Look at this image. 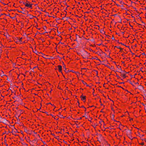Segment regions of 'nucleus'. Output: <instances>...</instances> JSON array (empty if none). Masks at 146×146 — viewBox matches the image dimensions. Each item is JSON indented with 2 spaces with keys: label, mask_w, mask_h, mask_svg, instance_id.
<instances>
[{
  "label": "nucleus",
  "mask_w": 146,
  "mask_h": 146,
  "mask_svg": "<svg viewBox=\"0 0 146 146\" xmlns=\"http://www.w3.org/2000/svg\"><path fill=\"white\" fill-rule=\"evenodd\" d=\"M118 68L120 70V69L121 68V66H120V68Z\"/></svg>",
  "instance_id": "obj_34"
},
{
  "label": "nucleus",
  "mask_w": 146,
  "mask_h": 146,
  "mask_svg": "<svg viewBox=\"0 0 146 146\" xmlns=\"http://www.w3.org/2000/svg\"><path fill=\"white\" fill-rule=\"evenodd\" d=\"M63 68H65V65H64L63 66Z\"/></svg>",
  "instance_id": "obj_32"
},
{
  "label": "nucleus",
  "mask_w": 146,
  "mask_h": 146,
  "mask_svg": "<svg viewBox=\"0 0 146 146\" xmlns=\"http://www.w3.org/2000/svg\"><path fill=\"white\" fill-rule=\"evenodd\" d=\"M80 98H81V100L83 101L85 100L86 99V97L85 96H83V94L80 96Z\"/></svg>",
  "instance_id": "obj_1"
},
{
  "label": "nucleus",
  "mask_w": 146,
  "mask_h": 146,
  "mask_svg": "<svg viewBox=\"0 0 146 146\" xmlns=\"http://www.w3.org/2000/svg\"><path fill=\"white\" fill-rule=\"evenodd\" d=\"M82 81L83 84L85 85H86L87 86H89L88 84H87L86 83L84 82L83 80H82Z\"/></svg>",
  "instance_id": "obj_8"
},
{
  "label": "nucleus",
  "mask_w": 146,
  "mask_h": 146,
  "mask_svg": "<svg viewBox=\"0 0 146 146\" xmlns=\"http://www.w3.org/2000/svg\"><path fill=\"white\" fill-rule=\"evenodd\" d=\"M74 41H76L77 42H78V41H77V39H76V40H74Z\"/></svg>",
  "instance_id": "obj_36"
},
{
  "label": "nucleus",
  "mask_w": 146,
  "mask_h": 146,
  "mask_svg": "<svg viewBox=\"0 0 146 146\" xmlns=\"http://www.w3.org/2000/svg\"><path fill=\"white\" fill-rule=\"evenodd\" d=\"M116 76H117V77L118 78H120V77H119V76H118V75H117Z\"/></svg>",
  "instance_id": "obj_27"
},
{
  "label": "nucleus",
  "mask_w": 146,
  "mask_h": 146,
  "mask_svg": "<svg viewBox=\"0 0 146 146\" xmlns=\"http://www.w3.org/2000/svg\"><path fill=\"white\" fill-rule=\"evenodd\" d=\"M143 140L146 142V139H143Z\"/></svg>",
  "instance_id": "obj_35"
},
{
  "label": "nucleus",
  "mask_w": 146,
  "mask_h": 146,
  "mask_svg": "<svg viewBox=\"0 0 146 146\" xmlns=\"http://www.w3.org/2000/svg\"><path fill=\"white\" fill-rule=\"evenodd\" d=\"M21 38H22L19 39V41H20V42H21L22 41H21Z\"/></svg>",
  "instance_id": "obj_22"
},
{
  "label": "nucleus",
  "mask_w": 146,
  "mask_h": 146,
  "mask_svg": "<svg viewBox=\"0 0 146 146\" xmlns=\"http://www.w3.org/2000/svg\"><path fill=\"white\" fill-rule=\"evenodd\" d=\"M67 72H72L73 73H75V71L72 70H67Z\"/></svg>",
  "instance_id": "obj_10"
},
{
  "label": "nucleus",
  "mask_w": 146,
  "mask_h": 146,
  "mask_svg": "<svg viewBox=\"0 0 146 146\" xmlns=\"http://www.w3.org/2000/svg\"><path fill=\"white\" fill-rule=\"evenodd\" d=\"M141 145H144V143H141Z\"/></svg>",
  "instance_id": "obj_25"
},
{
  "label": "nucleus",
  "mask_w": 146,
  "mask_h": 146,
  "mask_svg": "<svg viewBox=\"0 0 146 146\" xmlns=\"http://www.w3.org/2000/svg\"><path fill=\"white\" fill-rule=\"evenodd\" d=\"M145 112H146V108H145Z\"/></svg>",
  "instance_id": "obj_45"
},
{
  "label": "nucleus",
  "mask_w": 146,
  "mask_h": 146,
  "mask_svg": "<svg viewBox=\"0 0 146 146\" xmlns=\"http://www.w3.org/2000/svg\"><path fill=\"white\" fill-rule=\"evenodd\" d=\"M64 17H62V19H64Z\"/></svg>",
  "instance_id": "obj_43"
},
{
  "label": "nucleus",
  "mask_w": 146,
  "mask_h": 146,
  "mask_svg": "<svg viewBox=\"0 0 146 146\" xmlns=\"http://www.w3.org/2000/svg\"><path fill=\"white\" fill-rule=\"evenodd\" d=\"M105 66L107 67L108 68H110V66L107 65V64H104Z\"/></svg>",
  "instance_id": "obj_16"
},
{
  "label": "nucleus",
  "mask_w": 146,
  "mask_h": 146,
  "mask_svg": "<svg viewBox=\"0 0 146 146\" xmlns=\"http://www.w3.org/2000/svg\"><path fill=\"white\" fill-rule=\"evenodd\" d=\"M0 99H1V100H3V99H2V98H0Z\"/></svg>",
  "instance_id": "obj_52"
},
{
  "label": "nucleus",
  "mask_w": 146,
  "mask_h": 146,
  "mask_svg": "<svg viewBox=\"0 0 146 146\" xmlns=\"http://www.w3.org/2000/svg\"><path fill=\"white\" fill-rule=\"evenodd\" d=\"M115 47H117V48H119V49H120V50H122V49L121 48H120L119 47V46H115Z\"/></svg>",
  "instance_id": "obj_15"
},
{
  "label": "nucleus",
  "mask_w": 146,
  "mask_h": 146,
  "mask_svg": "<svg viewBox=\"0 0 146 146\" xmlns=\"http://www.w3.org/2000/svg\"><path fill=\"white\" fill-rule=\"evenodd\" d=\"M81 107L84 108L85 109H86L85 108L84 106H82Z\"/></svg>",
  "instance_id": "obj_26"
},
{
  "label": "nucleus",
  "mask_w": 146,
  "mask_h": 146,
  "mask_svg": "<svg viewBox=\"0 0 146 146\" xmlns=\"http://www.w3.org/2000/svg\"><path fill=\"white\" fill-rule=\"evenodd\" d=\"M146 63V61L145 62V63H144V64H145V63Z\"/></svg>",
  "instance_id": "obj_54"
},
{
  "label": "nucleus",
  "mask_w": 146,
  "mask_h": 146,
  "mask_svg": "<svg viewBox=\"0 0 146 146\" xmlns=\"http://www.w3.org/2000/svg\"><path fill=\"white\" fill-rule=\"evenodd\" d=\"M19 2H20V3H22V2H21V1H20Z\"/></svg>",
  "instance_id": "obj_55"
},
{
  "label": "nucleus",
  "mask_w": 146,
  "mask_h": 146,
  "mask_svg": "<svg viewBox=\"0 0 146 146\" xmlns=\"http://www.w3.org/2000/svg\"><path fill=\"white\" fill-rule=\"evenodd\" d=\"M101 105H103V104H101Z\"/></svg>",
  "instance_id": "obj_62"
},
{
  "label": "nucleus",
  "mask_w": 146,
  "mask_h": 146,
  "mask_svg": "<svg viewBox=\"0 0 146 146\" xmlns=\"http://www.w3.org/2000/svg\"><path fill=\"white\" fill-rule=\"evenodd\" d=\"M76 36L77 37H79L80 38H81L80 36H79L78 35H76Z\"/></svg>",
  "instance_id": "obj_21"
},
{
  "label": "nucleus",
  "mask_w": 146,
  "mask_h": 146,
  "mask_svg": "<svg viewBox=\"0 0 146 146\" xmlns=\"http://www.w3.org/2000/svg\"><path fill=\"white\" fill-rule=\"evenodd\" d=\"M119 44L124 45V44L122 43H119Z\"/></svg>",
  "instance_id": "obj_30"
},
{
  "label": "nucleus",
  "mask_w": 146,
  "mask_h": 146,
  "mask_svg": "<svg viewBox=\"0 0 146 146\" xmlns=\"http://www.w3.org/2000/svg\"><path fill=\"white\" fill-rule=\"evenodd\" d=\"M52 134L53 135H54V134Z\"/></svg>",
  "instance_id": "obj_47"
},
{
  "label": "nucleus",
  "mask_w": 146,
  "mask_h": 146,
  "mask_svg": "<svg viewBox=\"0 0 146 146\" xmlns=\"http://www.w3.org/2000/svg\"><path fill=\"white\" fill-rule=\"evenodd\" d=\"M133 120V119L131 118V119H130V120Z\"/></svg>",
  "instance_id": "obj_46"
},
{
  "label": "nucleus",
  "mask_w": 146,
  "mask_h": 146,
  "mask_svg": "<svg viewBox=\"0 0 146 146\" xmlns=\"http://www.w3.org/2000/svg\"><path fill=\"white\" fill-rule=\"evenodd\" d=\"M64 141V142L65 143H66V142H65Z\"/></svg>",
  "instance_id": "obj_49"
},
{
  "label": "nucleus",
  "mask_w": 146,
  "mask_h": 146,
  "mask_svg": "<svg viewBox=\"0 0 146 146\" xmlns=\"http://www.w3.org/2000/svg\"><path fill=\"white\" fill-rule=\"evenodd\" d=\"M131 130H129L127 132V134H130L131 135Z\"/></svg>",
  "instance_id": "obj_5"
},
{
  "label": "nucleus",
  "mask_w": 146,
  "mask_h": 146,
  "mask_svg": "<svg viewBox=\"0 0 146 146\" xmlns=\"http://www.w3.org/2000/svg\"><path fill=\"white\" fill-rule=\"evenodd\" d=\"M121 75L123 76V77L124 78H125L126 77L125 75V74H123Z\"/></svg>",
  "instance_id": "obj_14"
},
{
  "label": "nucleus",
  "mask_w": 146,
  "mask_h": 146,
  "mask_svg": "<svg viewBox=\"0 0 146 146\" xmlns=\"http://www.w3.org/2000/svg\"><path fill=\"white\" fill-rule=\"evenodd\" d=\"M120 3H122V1H120Z\"/></svg>",
  "instance_id": "obj_56"
},
{
  "label": "nucleus",
  "mask_w": 146,
  "mask_h": 146,
  "mask_svg": "<svg viewBox=\"0 0 146 146\" xmlns=\"http://www.w3.org/2000/svg\"><path fill=\"white\" fill-rule=\"evenodd\" d=\"M139 87H139L140 88H143V87L142 86H141V85L139 86Z\"/></svg>",
  "instance_id": "obj_17"
},
{
  "label": "nucleus",
  "mask_w": 146,
  "mask_h": 146,
  "mask_svg": "<svg viewBox=\"0 0 146 146\" xmlns=\"http://www.w3.org/2000/svg\"><path fill=\"white\" fill-rule=\"evenodd\" d=\"M78 103L79 104V102H78Z\"/></svg>",
  "instance_id": "obj_60"
},
{
  "label": "nucleus",
  "mask_w": 146,
  "mask_h": 146,
  "mask_svg": "<svg viewBox=\"0 0 146 146\" xmlns=\"http://www.w3.org/2000/svg\"><path fill=\"white\" fill-rule=\"evenodd\" d=\"M44 113H46V114H47V113H47V112H46H46H44Z\"/></svg>",
  "instance_id": "obj_40"
},
{
  "label": "nucleus",
  "mask_w": 146,
  "mask_h": 146,
  "mask_svg": "<svg viewBox=\"0 0 146 146\" xmlns=\"http://www.w3.org/2000/svg\"><path fill=\"white\" fill-rule=\"evenodd\" d=\"M82 119V117H80L79 119Z\"/></svg>",
  "instance_id": "obj_37"
},
{
  "label": "nucleus",
  "mask_w": 146,
  "mask_h": 146,
  "mask_svg": "<svg viewBox=\"0 0 146 146\" xmlns=\"http://www.w3.org/2000/svg\"><path fill=\"white\" fill-rule=\"evenodd\" d=\"M120 70H121V71L119 72L121 74V75H122V74H123V72H125V71H122L121 70V68L120 69Z\"/></svg>",
  "instance_id": "obj_6"
},
{
  "label": "nucleus",
  "mask_w": 146,
  "mask_h": 146,
  "mask_svg": "<svg viewBox=\"0 0 146 146\" xmlns=\"http://www.w3.org/2000/svg\"><path fill=\"white\" fill-rule=\"evenodd\" d=\"M100 31L101 33L103 34L105 33V32L103 31V30L102 29H101V30Z\"/></svg>",
  "instance_id": "obj_11"
},
{
  "label": "nucleus",
  "mask_w": 146,
  "mask_h": 146,
  "mask_svg": "<svg viewBox=\"0 0 146 146\" xmlns=\"http://www.w3.org/2000/svg\"><path fill=\"white\" fill-rule=\"evenodd\" d=\"M1 97H3V98H4V96H2L1 95Z\"/></svg>",
  "instance_id": "obj_44"
},
{
  "label": "nucleus",
  "mask_w": 146,
  "mask_h": 146,
  "mask_svg": "<svg viewBox=\"0 0 146 146\" xmlns=\"http://www.w3.org/2000/svg\"><path fill=\"white\" fill-rule=\"evenodd\" d=\"M36 67H33V69H34V68H36Z\"/></svg>",
  "instance_id": "obj_38"
},
{
  "label": "nucleus",
  "mask_w": 146,
  "mask_h": 146,
  "mask_svg": "<svg viewBox=\"0 0 146 146\" xmlns=\"http://www.w3.org/2000/svg\"><path fill=\"white\" fill-rule=\"evenodd\" d=\"M51 104L50 103H48L47 104Z\"/></svg>",
  "instance_id": "obj_48"
},
{
  "label": "nucleus",
  "mask_w": 146,
  "mask_h": 146,
  "mask_svg": "<svg viewBox=\"0 0 146 146\" xmlns=\"http://www.w3.org/2000/svg\"><path fill=\"white\" fill-rule=\"evenodd\" d=\"M111 39H112L113 40H115V38H114V37L113 36H112Z\"/></svg>",
  "instance_id": "obj_18"
},
{
  "label": "nucleus",
  "mask_w": 146,
  "mask_h": 146,
  "mask_svg": "<svg viewBox=\"0 0 146 146\" xmlns=\"http://www.w3.org/2000/svg\"><path fill=\"white\" fill-rule=\"evenodd\" d=\"M23 4L25 5V4H26V3H25V2H23Z\"/></svg>",
  "instance_id": "obj_28"
},
{
  "label": "nucleus",
  "mask_w": 146,
  "mask_h": 146,
  "mask_svg": "<svg viewBox=\"0 0 146 146\" xmlns=\"http://www.w3.org/2000/svg\"><path fill=\"white\" fill-rule=\"evenodd\" d=\"M1 72L3 73V74H2L1 73V76L2 77V76H4L5 75L4 74L3 72V71H1Z\"/></svg>",
  "instance_id": "obj_9"
},
{
  "label": "nucleus",
  "mask_w": 146,
  "mask_h": 146,
  "mask_svg": "<svg viewBox=\"0 0 146 146\" xmlns=\"http://www.w3.org/2000/svg\"><path fill=\"white\" fill-rule=\"evenodd\" d=\"M117 42H118L119 43L118 41H117Z\"/></svg>",
  "instance_id": "obj_64"
},
{
  "label": "nucleus",
  "mask_w": 146,
  "mask_h": 146,
  "mask_svg": "<svg viewBox=\"0 0 146 146\" xmlns=\"http://www.w3.org/2000/svg\"><path fill=\"white\" fill-rule=\"evenodd\" d=\"M50 115H51V116H52V117H53V116L52 115V114H50Z\"/></svg>",
  "instance_id": "obj_41"
},
{
  "label": "nucleus",
  "mask_w": 146,
  "mask_h": 146,
  "mask_svg": "<svg viewBox=\"0 0 146 146\" xmlns=\"http://www.w3.org/2000/svg\"><path fill=\"white\" fill-rule=\"evenodd\" d=\"M137 67H138V66H137L136 65H135Z\"/></svg>",
  "instance_id": "obj_42"
},
{
  "label": "nucleus",
  "mask_w": 146,
  "mask_h": 146,
  "mask_svg": "<svg viewBox=\"0 0 146 146\" xmlns=\"http://www.w3.org/2000/svg\"><path fill=\"white\" fill-rule=\"evenodd\" d=\"M126 73H128V72H126Z\"/></svg>",
  "instance_id": "obj_63"
},
{
  "label": "nucleus",
  "mask_w": 146,
  "mask_h": 146,
  "mask_svg": "<svg viewBox=\"0 0 146 146\" xmlns=\"http://www.w3.org/2000/svg\"><path fill=\"white\" fill-rule=\"evenodd\" d=\"M60 113H59V115H60Z\"/></svg>",
  "instance_id": "obj_53"
},
{
  "label": "nucleus",
  "mask_w": 146,
  "mask_h": 146,
  "mask_svg": "<svg viewBox=\"0 0 146 146\" xmlns=\"http://www.w3.org/2000/svg\"><path fill=\"white\" fill-rule=\"evenodd\" d=\"M116 66L117 67V68H118V66H119V65H117V64L116 65Z\"/></svg>",
  "instance_id": "obj_33"
},
{
  "label": "nucleus",
  "mask_w": 146,
  "mask_h": 146,
  "mask_svg": "<svg viewBox=\"0 0 146 146\" xmlns=\"http://www.w3.org/2000/svg\"><path fill=\"white\" fill-rule=\"evenodd\" d=\"M69 17H67V19H69Z\"/></svg>",
  "instance_id": "obj_59"
},
{
  "label": "nucleus",
  "mask_w": 146,
  "mask_h": 146,
  "mask_svg": "<svg viewBox=\"0 0 146 146\" xmlns=\"http://www.w3.org/2000/svg\"><path fill=\"white\" fill-rule=\"evenodd\" d=\"M94 70V71H95L96 72V74H98V72H97V71H96V70Z\"/></svg>",
  "instance_id": "obj_24"
},
{
  "label": "nucleus",
  "mask_w": 146,
  "mask_h": 146,
  "mask_svg": "<svg viewBox=\"0 0 146 146\" xmlns=\"http://www.w3.org/2000/svg\"><path fill=\"white\" fill-rule=\"evenodd\" d=\"M25 6L30 8L32 7V4H29L28 3L25 4Z\"/></svg>",
  "instance_id": "obj_3"
},
{
  "label": "nucleus",
  "mask_w": 146,
  "mask_h": 146,
  "mask_svg": "<svg viewBox=\"0 0 146 146\" xmlns=\"http://www.w3.org/2000/svg\"><path fill=\"white\" fill-rule=\"evenodd\" d=\"M104 53V54H105V55H106V54H105Z\"/></svg>",
  "instance_id": "obj_61"
},
{
  "label": "nucleus",
  "mask_w": 146,
  "mask_h": 146,
  "mask_svg": "<svg viewBox=\"0 0 146 146\" xmlns=\"http://www.w3.org/2000/svg\"><path fill=\"white\" fill-rule=\"evenodd\" d=\"M19 12H20V13H23V14L24 13H23L22 11H19Z\"/></svg>",
  "instance_id": "obj_29"
},
{
  "label": "nucleus",
  "mask_w": 146,
  "mask_h": 146,
  "mask_svg": "<svg viewBox=\"0 0 146 146\" xmlns=\"http://www.w3.org/2000/svg\"><path fill=\"white\" fill-rule=\"evenodd\" d=\"M114 115L112 114L111 115V117L112 119H114Z\"/></svg>",
  "instance_id": "obj_13"
},
{
  "label": "nucleus",
  "mask_w": 146,
  "mask_h": 146,
  "mask_svg": "<svg viewBox=\"0 0 146 146\" xmlns=\"http://www.w3.org/2000/svg\"><path fill=\"white\" fill-rule=\"evenodd\" d=\"M65 70H64V71H65V72H67V71H66V68H65Z\"/></svg>",
  "instance_id": "obj_20"
},
{
  "label": "nucleus",
  "mask_w": 146,
  "mask_h": 146,
  "mask_svg": "<svg viewBox=\"0 0 146 146\" xmlns=\"http://www.w3.org/2000/svg\"><path fill=\"white\" fill-rule=\"evenodd\" d=\"M15 18V17H13V18Z\"/></svg>",
  "instance_id": "obj_50"
},
{
  "label": "nucleus",
  "mask_w": 146,
  "mask_h": 146,
  "mask_svg": "<svg viewBox=\"0 0 146 146\" xmlns=\"http://www.w3.org/2000/svg\"><path fill=\"white\" fill-rule=\"evenodd\" d=\"M61 44H64V43H61Z\"/></svg>",
  "instance_id": "obj_57"
},
{
  "label": "nucleus",
  "mask_w": 146,
  "mask_h": 146,
  "mask_svg": "<svg viewBox=\"0 0 146 146\" xmlns=\"http://www.w3.org/2000/svg\"><path fill=\"white\" fill-rule=\"evenodd\" d=\"M110 68L111 69L113 70L114 69V67L113 66H110Z\"/></svg>",
  "instance_id": "obj_12"
},
{
  "label": "nucleus",
  "mask_w": 146,
  "mask_h": 146,
  "mask_svg": "<svg viewBox=\"0 0 146 146\" xmlns=\"http://www.w3.org/2000/svg\"><path fill=\"white\" fill-rule=\"evenodd\" d=\"M126 47H129V46H126Z\"/></svg>",
  "instance_id": "obj_51"
},
{
  "label": "nucleus",
  "mask_w": 146,
  "mask_h": 146,
  "mask_svg": "<svg viewBox=\"0 0 146 146\" xmlns=\"http://www.w3.org/2000/svg\"><path fill=\"white\" fill-rule=\"evenodd\" d=\"M15 63H13V64H15Z\"/></svg>",
  "instance_id": "obj_58"
},
{
  "label": "nucleus",
  "mask_w": 146,
  "mask_h": 146,
  "mask_svg": "<svg viewBox=\"0 0 146 146\" xmlns=\"http://www.w3.org/2000/svg\"><path fill=\"white\" fill-rule=\"evenodd\" d=\"M135 84H139V83H138V82H137V83H136Z\"/></svg>",
  "instance_id": "obj_39"
},
{
  "label": "nucleus",
  "mask_w": 146,
  "mask_h": 146,
  "mask_svg": "<svg viewBox=\"0 0 146 146\" xmlns=\"http://www.w3.org/2000/svg\"><path fill=\"white\" fill-rule=\"evenodd\" d=\"M58 68L59 71L60 72H61L62 70V67L60 65H58Z\"/></svg>",
  "instance_id": "obj_2"
},
{
  "label": "nucleus",
  "mask_w": 146,
  "mask_h": 146,
  "mask_svg": "<svg viewBox=\"0 0 146 146\" xmlns=\"http://www.w3.org/2000/svg\"><path fill=\"white\" fill-rule=\"evenodd\" d=\"M6 121L5 119H4V120H2L1 119V122H2L3 123H5V122Z\"/></svg>",
  "instance_id": "obj_7"
},
{
  "label": "nucleus",
  "mask_w": 146,
  "mask_h": 146,
  "mask_svg": "<svg viewBox=\"0 0 146 146\" xmlns=\"http://www.w3.org/2000/svg\"><path fill=\"white\" fill-rule=\"evenodd\" d=\"M34 52L36 53L37 52L36 51V50H35V51H33Z\"/></svg>",
  "instance_id": "obj_23"
},
{
  "label": "nucleus",
  "mask_w": 146,
  "mask_h": 146,
  "mask_svg": "<svg viewBox=\"0 0 146 146\" xmlns=\"http://www.w3.org/2000/svg\"><path fill=\"white\" fill-rule=\"evenodd\" d=\"M127 136L130 139H132V136L130 134H127Z\"/></svg>",
  "instance_id": "obj_4"
},
{
  "label": "nucleus",
  "mask_w": 146,
  "mask_h": 146,
  "mask_svg": "<svg viewBox=\"0 0 146 146\" xmlns=\"http://www.w3.org/2000/svg\"><path fill=\"white\" fill-rule=\"evenodd\" d=\"M5 15V14L4 13H1V15Z\"/></svg>",
  "instance_id": "obj_19"
},
{
  "label": "nucleus",
  "mask_w": 146,
  "mask_h": 146,
  "mask_svg": "<svg viewBox=\"0 0 146 146\" xmlns=\"http://www.w3.org/2000/svg\"><path fill=\"white\" fill-rule=\"evenodd\" d=\"M85 53L88 54V53L86 51H85Z\"/></svg>",
  "instance_id": "obj_31"
}]
</instances>
